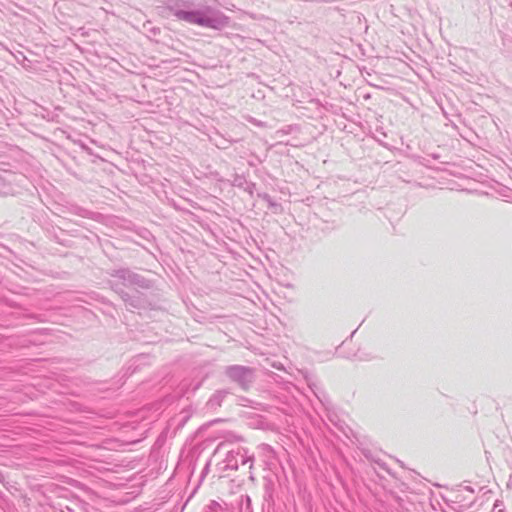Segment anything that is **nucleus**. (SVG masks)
Masks as SVG:
<instances>
[{
    "mask_svg": "<svg viewBox=\"0 0 512 512\" xmlns=\"http://www.w3.org/2000/svg\"><path fill=\"white\" fill-rule=\"evenodd\" d=\"M180 19L186 20L191 23L202 24L203 21L193 13L182 12L178 14Z\"/></svg>",
    "mask_w": 512,
    "mask_h": 512,
    "instance_id": "1",
    "label": "nucleus"
}]
</instances>
